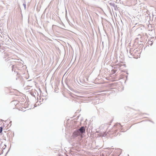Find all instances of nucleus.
Returning <instances> with one entry per match:
<instances>
[{
  "instance_id": "f257e3e1",
  "label": "nucleus",
  "mask_w": 156,
  "mask_h": 156,
  "mask_svg": "<svg viewBox=\"0 0 156 156\" xmlns=\"http://www.w3.org/2000/svg\"><path fill=\"white\" fill-rule=\"evenodd\" d=\"M81 133H80L78 129L75 131L73 133V135L75 137H77L78 136L81 135Z\"/></svg>"
},
{
  "instance_id": "f03ea898",
  "label": "nucleus",
  "mask_w": 156,
  "mask_h": 156,
  "mask_svg": "<svg viewBox=\"0 0 156 156\" xmlns=\"http://www.w3.org/2000/svg\"><path fill=\"white\" fill-rule=\"evenodd\" d=\"M81 134L84 133L85 132V129L84 126L81 127L79 129H78Z\"/></svg>"
},
{
  "instance_id": "7ed1b4c3",
  "label": "nucleus",
  "mask_w": 156,
  "mask_h": 156,
  "mask_svg": "<svg viewBox=\"0 0 156 156\" xmlns=\"http://www.w3.org/2000/svg\"><path fill=\"white\" fill-rule=\"evenodd\" d=\"M108 3L110 6H112L114 8L115 10H116V8H117V6L116 5H115L114 3L108 2Z\"/></svg>"
},
{
  "instance_id": "20e7f679",
  "label": "nucleus",
  "mask_w": 156,
  "mask_h": 156,
  "mask_svg": "<svg viewBox=\"0 0 156 156\" xmlns=\"http://www.w3.org/2000/svg\"><path fill=\"white\" fill-rule=\"evenodd\" d=\"M107 133H104V132L102 135V136L103 137H105L106 136H107Z\"/></svg>"
},
{
  "instance_id": "39448f33",
  "label": "nucleus",
  "mask_w": 156,
  "mask_h": 156,
  "mask_svg": "<svg viewBox=\"0 0 156 156\" xmlns=\"http://www.w3.org/2000/svg\"><path fill=\"white\" fill-rule=\"evenodd\" d=\"M3 130V127L2 126L0 127V133H1Z\"/></svg>"
},
{
  "instance_id": "423d86ee",
  "label": "nucleus",
  "mask_w": 156,
  "mask_h": 156,
  "mask_svg": "<svg viewBox=\"0 0 156 156\" xmlns=\"http://www.w3.org/2000/svg\"><path fill=\"white\" fill-rule=\"evenodd\" d=\"M120 123H116L115 125H114V126H120Z\"/></svg>"
},
{
  "instance_id": "0eeeda50",
  "label": "nucleus",
  "mask_w": 156,
  "mask_h": 156,
  "mask_svg": "<svg viewBox=\"0 0 156 156\" xmlns=\"http://www.w3.org/2000/svg\"><path fill=\"white\" fill-rule=\"evenodd\" d=\"M23 6L24 7V9H26V3H24L23 4Z\"/></svg>"
},
{
  "instance_id": "6e6552de",
  "label": "nucleus",
  "mask_w": 156,
  "mask_h": 156,
  "mask_svg": "<svg viewBox=\"0 0 156 156\" xmlns=\"http://www.w3.org/2000/svg\"><path fill=\"white\" fill-rule=\"evenodd\" d=\"M12 71H13V67H14V65H12Z\"/></svg>"
},
{
  "instance_id": "1a4fd4ad",
  "label": "nucleus",
  "mask_w": 156,
  "mask_h": 156,
  "mask_svg": "<svg viewBox=\"0 0 156 156\" xmlns=\"http://www.w3.org/2000/svg\"><path fill=\"white\" fill-rule=\"evenodd\" d=\"M129 53H130L131 55H132V54L131 53V50H130V51H129Z\"/></svg>"
},
{
  "instance_id": "9d476101",
  "label": "nucleus",
  "mask_w": 156,
  "mask_h": 156,
  "mask_svg": "<svg viewBox=\"0 0 156 156\" xmlns=\"http://www.w3.org/2000/svg\"><path fill=\"white\" fill-rule=\"evenodd\" d=\"M31 95H32V96H33L34 97H35V95H34V94H31Z\"/></svg>"
},
{
  "instance_id": "9b49d317",
  "label": "nucleus",
  "mask_w": 156,
  "mask_h": 156,
  "mask_svg": "<svg viewBox=\"0 0 156 156\" xmlns=\"http://www.w3.org/2000/svg\"><path fill=\"white\" fill-rule=\"evenodd\" d=\"M117 132V130H115V133Z\"/></svg>"
},
{
  "instance_id": "f8f14e48",
  "label": "nucleus",
  "mask_w": 156,
  "mask_h": 156,
  "mask_svg": "<svg viewBox=\"0 0 156 156\" xmlns=\"http://www.w3.org/2000/svg\"><path fill=\"white\" fill-rule=\"evenodd\" d=\"M12 122V121H10V123L11 122Z\"/></svg>"
}]
</instances>
